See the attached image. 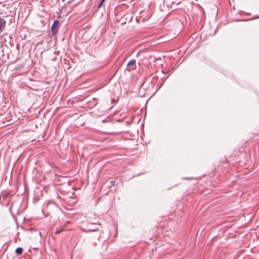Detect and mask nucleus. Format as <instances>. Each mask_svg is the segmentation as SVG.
I'll list each match as a JSON object with an SVG mask.
<instances>
[{
  "label": "nucleus",
  "instance_id": "obj_1",
  "mask_svg": "<svg viewBox=\"0 0 259 259\" xmlns=\"http://www.w3.org/2000/svg\"><path fill=\"white\" fill-rule=\"evenodd\" d=\"M100 224L96 223H88L85 228H81V229L84 232L97 231L99 230Z\"/></svg>",
  "mask_w": 259,
  "mask_h": 259
},
{
  "label": "nucleus",
  "instance_id": "obj_2",
  "mask_svg": "<svg viewBox=\"0 0 259 259\" xmlns=\"http://www.w3.org/2000/svg\"><path fill=\"white\" fill-rule=\"evenodd\" d=\"M59 24V20H56L54 22L51 28V31L53 34L55 35L58 32Z\"/></svg>",
  "mask_w": 259,
  "mask_h": 259
},
{
  "label": "nucleus",
  "instance_id": "obj_3",
  "mask_svg": "<svg viewBox=\"0 0 259 259\" xmlns=\"http://www.w3.org/2000/svg\"><path fill=\"white\" fill-rule=\"evenodd\" d=\"M136 60L134 59L131 60L127 64V68L128 70L133 69L136 65Z\"/></svg>",
  "mask_w": 259,
  "mask_h": 259
},
{
  "label": "nucleus",
  "instance_id": "obj_4",
  "mask_svg": "<svg viewBox=\"0 0 259 259\" xmlns=\"http://www.w3.org/2000/svg\"><path fill=\"white\" fill-rule=\"evenodd\" d=\"M6 25V21L0 18V30L5 27Z\"/></svg>",
  "mask_w": 259,
  "mask_h": 259
},
{
  "label": "nucleus",
  "instance_id": "obj_5",
  "mask_svg": "<svg viewBox=\"0 0 259 259\" xmlns=\"http://www.w3.org/2000/svg\"><path fill=\"white\" fill-rule=\"evenodd\" d=\"M23 248H21V247H18L16 248V253L17 254H19V255H20L23 252Z\"/></svg>",
  "mask_w": 259,
  "mask_h": 259
},
{
  "label": "nucleus",
  "instance_id": "obj_6",
  "mask_svg": "<svg viewBox=\"0 0 259 259\" xmlns=\"http://www.w3.org/2000/svg\"><path fill=\"white\" fill-rule=\"evenodd\" d=\"M63 230V229H58L57 228L56 231L55 232V234H59Z\"/></svg>",
  "mask_w": 259,
  "mask_h": 259
},
{
  "label": "nucleus",
  "instance_id": "obj_7",
  "mask_svg": "<svg viewBox=\"0 0 259 259\" xmlns=\"http://www.w3.org/2000/svg\"><path fill=\"white\" fill-rule=\"evenodd\" d=\"M105 0H101L100 1V3H99L98 6V8L99 9L101 7L103 3L105 2Z\"/></svg>",
  "mask_w": 259,
  "mask_h": 259
},
{
  "label": "nucleus",
  "instance_id": "obj_8",
  "mask_svg": "<svg viewBox=\"0 0 259 259\" xmlns=\"http://www.w3.org/2000/svg\"><path fill=\"white\" fill-rule=\"evenodd\" d=\"M110 183H111V185L114 186L116 185V182L115 181L112 180V181H110Z\"/></svg>",
  "mask_w": 259,
  "mask_h": 259
},
{
  "label": "nucleus",
  "instance_id": "obj_9",
  "mask_svg": "<svg viewBox=\"0 0 259 259\" xmlns=\"http://www.w3.org/2000/svg\"><path fill=\"white\" fill-rule=\"evenodd\" d=\"M149 59H151V60H152L151 61H152V62H155V58H152V56L149 57Z\"/></svg>",
  "mask_w": 259,
  "mask_h": 259
},
{
  "label": "nucleus",
  "instance_id": "obj_10",
  "mask_svg": "<svg viewBox=\"0 0 259 259\" xmlns=\"http://www.w3.org/2000/svg\"><path fill=\"white\" fill-rule=\"evenodd\" d=\"M144 119L146 118V112L144 114Z\"/></svg>",
  "mask_w": 259,
  "mask_h": 259
},
{
  "label": "nucleus",
  "instance_id": "obj_11",
  "mask_svg": "<svg viewBox=\"0 0 259 259\" xmlns=\"http://www.w3.org/2000/svg\"><path fill=\"white\" fill-rule=\"evenodd\" d=\"M57 198H59V197H60L59 195L57 194Z\"/></svg>",
  "mask_w": 259,
  "mask_h": 259
}]
</instances>
